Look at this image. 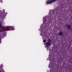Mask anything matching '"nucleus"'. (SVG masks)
Listing matches in <instances>:
<instances>
[{
  "label": "nucleus",
  "instance_id": "nucleus-10",
  "mask_svg": "<svg viewBox=\"0 0 72 72\" xmlns=\"http://www.w3.org/2000/svg\"><path fill=\"white\" fill-rule=\"evenodd\" d=\"M46 40L44 39L43 40V42H46Z\"/></svg>",
  "mask_w": 72,
  "mask_h": 72
},
{
  "label": "nucleus",
  "instance_id": "nucleus-3",
  "mask_svg": "<svg viewBox=\"0 0 72 72\" xmlns=\"http://www.w3.org/2000/svg\"><path fill=\"white\" fill-rule=\"evenodd\" d=\"M59 12V9L56 8L53 10H50V14H51L50 16V19L51 18V15H55V14H57V13H58V12Z\"/></svg>",
  "mask_w": 72,
  "mask_h": 72
},
{
  "label": "nucleus",
  "instance_id": "nucleus-4",
  "mask_svg": "<svg viewBox=\"0 0 72 72\" xmlns=\"http://www.w3.org/2000/svg\"><path fill=\"white\" fill-rule=\"evenodd\" d=\"M57 0H50L49 1H47L46 2L47 4H51V3H52L53 2H54L55 1Z\"/></svg>",
  "mask_w": 72,
  "mask_h": 72
},
{
  "label": "nucleus",
  "instance_id": "nucleus-12",
  "mask_svg": "<svg viewBox=\"0 0 72 72\" xmlns=\"http://www.w3.org/2000/svg\"><path fill=\"white\" fill-rule=\"evenodd\" d=\"M0 1L1 3H3V0H1Z\"/></svg>",
  "mask_w": 72,
  "mask_h": 72
},
{
  "label": "nucleus",
  "instance_id": "nucleus-1",
  "mask_svg": "<svg viewBox=\"0 0 72 72\" xmlns=\"http://www.w3.org/2000/svg\"><path fill=\"white\" fill-rule=\"evenodd\" d=\"M50 17L48 16H45L43 17V23L40 26V29H39V31H41V33L40 34V36H42V39H45L46 37L45 36V35H46V26L47 24L49 23L48 20L50 19Z\"/></svg>",
  "mask_w": 72,
  "mask_h": 72
},
{
  "label": "nucleus",
  "instance_id": "nucleus-17",
  "mask_svg": "<svg viewBox=\"0 0 72 72\" xmlns=\"http://www.w3.org/2000/svg\"><path fill=\"white\" fill-rule=\"evenodd\" d=\"M48 48H47V49L48 51Z\"/></svg>",
  "mask_w": 72,
  "mask_h": 72
},
{
  "label": "nucleus",
  "instance_id": "nucleus-6",
  "mask_svg": "<svg viewBox=\"0 0 72 72\" xmlns=\"http://www.w3.org/2000/svg\"><path fill=\"white\" fill-rule=\"evenodd\" d=\"M49 45H51V44H50L49 42H47L46 43L45 48H48V46Z\"/></svg>",
  "mask_w": 72,
  "mask_h": 72
},
{
  "label": "nucleus",
  "instance_id": "nucleus-16",
  "mask_svg": "<svg viewBox=\"0 0 72 72\" xmlns=\"http://www.w3.org/2000/svg\"><path fill=\"white\" fill-rule=\"evenodd\" d=\"M6 14H7V12H6Z\"/></svg>",
  "mask_w": 72,
  "mask_h": 72
},
{
  "label": "nucleus",
  "instance_id": "nucleus-19",
  "mask_svg": "<svg viewBox=\"0 0 72 72\" xmlns=\"http://www.w3.org/2000/svg\"><path fill=\"white\" fill-rule=\"evenodd\" d=\"M48 59H49V57H48Z\"/></svg>",
  "mask_w": 72,
  "mask_h": 72
},
{
  "label": "nucleus",
  "instance_id": "nucleus-7",
  "mask_svg": "<svg viewBox=\"0 0 72 72\" xmlns=\"http://www.w3.org/2000/svg\"><path fill=\"white\" fill-rule=\"evenodd\" d=\"M49 67H50V68H52L53 67V64L52 63H50V64H49V65L48 66Z\"/></svg>",
  "mask_w": 72,
  "mask_h": 72
},
{
  "label": "nucleus",
  "instance_id": "nucleus-14",
  "mask_svg": "<svg viewBox=\"0 0 72 72\" xmlns=\"http://www.w3.org/2000/svg\"><path fill=\"white\" fill-rule=\"evenodd\" d=\"M12 30H14V28H12Z\"/></svg>",
  "mask_w": 72,
  "mask_h": 72
},
{
  "label": "nucleus",
  "instance_id": "nucleus-15",
  "mask_svg": "<svg viewBox=\"0 0 72 72\" xmlns=\"http://www.w3.org/2000/svg\"><path fill=\"white\" fill-rule=\"evenodd\" d=\"M3 22H4V21L1 22V23H3Z\"/></svg>",
  "mask_w": 72,
  "mask_h": 72
},
{
  "label": "nucleus",
  "instance_id": "nucleus-8",
  "mask_svg": "<svg viewBox=\"0 0 72 72\" xmlns=\"http://www.w3.org/2000/svg\"><path fill=\"white\" fill-rule=\"evenodd\" d=\"M63 35V33L62 32H60L59 34H58V35H60V36H62Z\"/></svg>",
  "mask_w": 72,
  "mask_h": 72
},
{
  "label": "nucleus",
  "instance_id": "nucleus-11",
  "mask_svg": "<svg viewBox=\"0 0 72 72\" xmlns=\"http://www.w3.org/2000/svg\"><path fill=\"white\" fill-rule=\"evenodd\" d=\"M1 23V22H0V28H1L2 27V26H1V25L0 24Z\"/></svg>",
  "mask_w": 72,
  "mask_h": 72
},
{
  "label": "nucleus",
  "instance_id": "nucleus-5",
  "mask_svg": "<svg viewBox=\"0 0 72 72\" xmlns=\"http://www.w3.org/2000/svg\"><path fill=\"white\" fill-rule=\"evenodd\" d=\"M66 28H68V29L69 30L71 28V26L68 23H67L66 24Z\"/></svg>",
  "mask_w": 72,
  "mask_h": 72
},
{
  "label": "nucleus",
  "instance_id": "nucleus-18",
  "mask_svg": "<svg viewBox=\"0 0 72 72\" xmlns=\"http://www.w3.org/2000/svg\"><path fill=\"white\" fill-rule=\"evenodd\" d=\"M3 11H5V10H4V9H3Z\"/></svg>",
  "mask_w": 72,
  "mask_h": 72
},
{
  "label": "nucleus",
  "instance_id": "nucleus-2",
  "mask_svg": "<svg viewBox=\"0 0 72 72\" xmlns=\"http://www.w3.org/2000/svg\"><path fill=\"white\" fill-rule=\"evenodd\" d=\"M9 28V26H7L5 28V30H0V44L1 43V38H3V37H4L5 36V34H4V31H9V29H8V28Z\"/></svg>",
  "mask_w": 72,
  "mask_h": 72
},
{
  "label": "nucleus",
  "instance_id": "nucleus-9",
  "mask_svg": "<svg viewBox=\"0 0 72 72\" xmlns=\"http://www.w3.org/2000/svg\"><path fill=\"white\" fill-rule=\"evenodd\" d=\"M49 60L50 61H53V59H52L51 58H50V59H49Z\"/></svg>",
  "mask_w": 72,
  "mask_h": 72
},
{
  "label": "nucleus",
  "instance_id": "nucleus-13",
  "mask_svg": "<svg viewBox=\"0 0 72 72\" xmlns=\"http://www.w3.org/2000/svg\"><path fill=\"white\" fill-rule=\"evenodd\" d=\"M10 27L11 28H14V27L13 26H10Z\"/></svg>",
  "mask_w": 72,
  "mask_h": 72
}]
</instances>
